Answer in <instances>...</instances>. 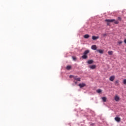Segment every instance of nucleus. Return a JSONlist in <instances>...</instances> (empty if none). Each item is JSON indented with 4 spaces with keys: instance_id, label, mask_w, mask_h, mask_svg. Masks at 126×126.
<instances>
[{
    "instance_id": "nucleus-2",
    "label": "nucleus",
    "mask_w": 126,
    "mask_h": 126,
    "mask_svg": "<svg viewBox=\"0 0 126 126\" xmlns=\"http://www.w3.org/2000/svg\"><path fill=\"white\" fill-rule=\"evenodd\" d=\"M106 22H114L115 24H119V21H116L115 19H106L105 20Z\"/></svg>"
},
{
    "instance_id": "nucleus-21",
    "label": "nucleus",
    "mask_w": 126,
    "mask_h": 126,
    "mask_svg": "<svg viewBox=\"0 0 126 126\" xmlns=\"http://www.w3.org/2000/svg\"><path fill=\"white\" fill-rule=\"evenodd\" d=\"M73 61H76V57H72Z\"/></svg>"
},
{
    "instance_id": "nucleus-1",
    "label": "nucleus",
    "mask_w": 126,
    "mask_h": 126,
    "mask_svg": "<svg viewBox=\"0 0 126 126\" xmlns=\"http://www.w3.org/2000/svg\"><path fill=\"white\" fill-rule=\"evenodd\" d=\"M90 51L88 50H86L84 52V54L82 56V58L84 60H86V59H87V58H88V56H87V54H89V52Z\"/></svg>"
},
{
    "instance_id": "nucleus-8",
    "label": "nucleus",
    "mask_w": 126,
    "mask_h": 126,
    "mask_svg": "<svg viewBox=\"0 0 126 126\" xmlns=\"http://www.w3.org/2000/svg\"><path fill=\"white\" fill-rule=\"evenodd\" d=\"M90 68L91 69H95L96 68V65H92L89 66Z\"/></svg>"
},
{
    "instance_id": "nucleus-9",
    "label": "nucleus",
    "mask_w": 126,
    "mask_h": 126,
    "mask_svg": "<svg viewBox=\"0 0 126 126\" xmlns=\"http://www.w3.org/2000/svg\"><path fill=\"white\" fill-rule=\"evenodd\" d=\"M91 48L92 50H97V46H96L95 45H92Z\"/></svg>"
},
{
    "instance_id": "nucleus-11",
    "label": "nucleus",
    "mask_w": 126,
    "mask_h": 126,
    "mask_svg": "<svg viewBox=\"0 0 126 126\" xmlns=\"http://www.w3.org/2000/svg\"><path fill=\"white\" fill-rule=\"evenodd\" d=\"M92 39L93 40H97V39H99V36H93Z\"/></svg>"
},
{
    "instance_id": "nucleus-23",
    "label": "nucleus",
    "mask_w": 126,
    "mask_h": 126,
    "mask_svg": "<svg viewBox=\"0 0 126 126\" xmlns=\"http://www.w3.org/2000/svg\"><path fill=\"white\" fill-rule=\"evenodd\" d=\"M74 76H73V75H70L69 76V77H70V78H72V77H73H73H74Z\"/></svg>"
},
{
    "instance_id": "nucleus-27",
    "label": "nucleus",
    "mask_w": 126,
    "mask_h": 126,
    "mask_svg": "<svg viewBox=\"0 0 126 126\" xmlns=\"http://www.w3.org/2000/svg\"><path fill=\"white\" fill-rule=\"evenodd\" d=\"M107 25H109V23H107Z\"/></svg>"
},
{
    "instance_id": "nucleus-3",
    "label": "nucleus",
    "mask_w": 126,
    "mask_h": 126,
    "mask_svg": "<svg viewBox=\"0 0 126 126\" xmlns=\"http://www.w3.org/2000/svg\"><path fill=\"white\" fill-rule=\"evenodd\" d=\"M114 100L116 102H119V101H120V96H119V95H118L117 94L115 95L114 96Z\"/></svg>"
},
{
    "instance_id": "nucleus-7",
    "label": "nucleus",
    "mask_w": 126,
    "mask_h": 126,
    "mask_svg": "<svg viewBox=\"0 0 126 126\" xmlns=\"http://www.w3.org/2000/svg\"><path fill=\"white\" fill-rule=\"evenodd\" d=\"M115 120L116 122H118V123H119V122H121V118L120 117H115Z\"/></svg>"
},
{
    "instance_id": "nucleus-24",
    "label": "nucleus",
    "mask_w": 126,
    "mask_h": 126,
    "mask_svg": "<svg viewBox=\"0 0 126 126\" xmlns=\"http://www.w3.org/2000/svg\"><path fill=\"white\" fill-rule=\"evenodd\" d=\"M118 20H120V21L122 20V18H121V17H119L118 18Z\"/></svg>"
},
{
    "instance_id": "nucleus-13",
    "label": "nucleus",
    "mask_w": 126,
    "mask_h": 126,
    "mask_svg": "<svg viewBox=\"0 0 126 126\" xmlns=\"http://www.w3.org/2000/svg\"><path fill=\"white\" fill-rule=\"evenodd\" d=\"M89 37H90V36L89 34H85L84 36V38H85V39H88V38H89Z\"/></svg>"
},
{
    "instance_id": "nucleus-12",
    "label": "nucleus",
    "mask_w": 126,
    "mask_h": 126,
    "mask_svg": "<svg viewBox=\"0 0 126 126\" xmlns=\"http://www.w3.org/2000/svg\"><path fill=\"white\" fill-rule=\"evenodd\" d=\"M96 51L99 53V54H103L104 53V50H96Z\"/></svg>"
},
{
    "instance_id": "nucleus-10",
    "label": "nucleus",
    "mask_w": 126,
    "mask_h": 126,
    "mask_svg": "<svg viewBox=\"0 0 126 126\" xmlns=\"http://www.w3.org/2000/svg\"><path fill=\"white\" fill-rule=\"evenodd\" d=\"M94 62V61H93V60H91L88 61L87 63L89 64H92V63H93Z\"/></svg>"
},
{
    "instance_id": "nucleus-4",
    "label": "nucleus",
    "mask_w": 126,
    "mask_h": 126,
    "mask_svg": "<svg viewBox=\"0 0 126 126\" xmlns=\"http://www.w3.org/2000/svg\"><path fill=\"white\" fill-rule=\"evenodd\" d=\"M79 87H80V88H82L83 87H85V86H86V84L85 83H81L79 84Z\"/></svg>"
},
{
    "instance_id": "nucleus-17",
    "label": "nucleus",
    "mask_w": 126,
    "mask_h": 126,
    "mask_svg": "<svg viewBox=\"0 0 126 126\" xmlns=\"http://www.w3.org/2000/svg\"><path fill=\"white\" fill-rule=\"evenodd\" d=\"M96 92L97 93H101V92H102V90H101V89H98L97 91H96Z\"/></svg>"
},
{
    "instance_id": "nucleus-18",
    "label": "nucleus",
    "mask_w": 126,
    "mask_h": 126,
    "mask_svg": "<svg viewBox=\"0 0 126 126\" xmlns=\"http://www.w3.org/2000/svg\"><path fill=\"white\" fill-rule=\"evenodd\" d=\"M118 45H121V44H123V41H120L118 42Z\"/></svg>"
},
{
    "instance_id": "nucleus-14",
    "label": "nucleus",
    "mask_w": 126,
    "mask_h": 126,
    "mask_svg": "<svg viewBox=\"0 0 126 126\" xmlns=\"http://www.w3.org/2000/svg\"><path fill=\"white\" fill-rule=\"evenodd\" d=\"M102 100L103 102H106L107 101V97H102Z\"/></svg>"
},
{
    "instance_id": "nucleus-26",
    "label": "nucleus",
    "mask_w": 126,
    "mask_h": 126,
    "mask_svg": "<svg viewBox=\"0 0 126 126\" xmlns=\"http://www.w3.org/2000/svg\"><path fill=\"white\" fill-rule=\"evenodd\" d=\"M74 82H75V84H76L77 83V82H75V81Z\"/></svg>"
},
{
    "instance_id": "nucleus-5",
    "label": "nucleus",
    "mask_w": 126,
    "mask_h": 126,
    "mask_svg": "<svg viewBox=\"0 0 126 126\" xmlns=\"http://www.w3.org/2000/svg\"><path fill=\"white\" fill-rule=\"evenodd\" d=\"M115 75H112L109 78V80L110 81H114V80H115Z\"/></svg>"
},
{
    "instance_id": "nucleus-20",
    "label": "nucleus",
    "mask_w": 126,
    "mask_h": 126,
    "mask_svg": "<svg viewBox=\"0 0 126 126\" xmlns=\"http://www.w3.org/2000/svg\"><path fill=\"white\" fill-rule=\"evenodd\" d=\"M115 84H118V83H119V80H116L115 81V82H114Z\"/></svg>"
},
{
    "instance_id": "nucleus-16",
    "label": "nucleus",
    "mask_w": 126,
    "mask_h": 126,
    "mask_svg": "<svg viewBox=\"0 0 126 126\" xmlns=\"http://www.w3.org/2000/svg\"><path fill=\"white\" fill-rule=\"evenodd\" d=\"M108 55L112 56V55H113V51H108Z\"/></svg>"
},
{
    "instance_id": "nucleus-25",
    "label": "nucleus",
    "mask_w": 126,
    "mask_h": 126,
    "mask_svg": "<svg viewBox=\"0 0 126 126\" xmlns=\"http://www.w3.org/2000/svg\"><path fill=\"white\" fill-rule=\"evenodd\" d=\"M124 43H125V44H126V39H125L124 40Z\"/></svg>"
},
{
    "instance_id": "nucleus-22",
    "label": "nucleus",
    "mask_w": 126,
    "mask_h": 126,
    "mask_svg": "<svg viewBox=\"0 0 126 126\" xmlns=\"http://www.w3.org/2000/svg\"><path fill=\"white\" fill-rule=\"evenodd\" d=\"M103 37H106V36H107V33H104V34H103Z\"/></svg>"
},
{
    "instance_id": "nucleus-15",
    "label": "nucleus",
    "mask_w": 126,
    "mask_h": 126,
    "mask_svg": "<svg viewBox=\"0 0 126 126\" xmlns=\"http://www.w3.org/2000/svg\"><path fill=\"white\" fill-rule=\"evenodd\" d=\"M70 68H71V66L68 65L66 66V69H67L68 70H69V69H70Z\"/></svg>"
},
{
    "instance_id": "nucleus-6",
    "label": "nucleus",
    "mask_w": 126,
    "mask_h": 126,
    "mask_svg": "<svg viewBox=\"0 0 126 126\" xmlns=\"http://www.w3.org/2000/svg\"><path fill=\"white\" fill-rule=\"evenodd\" d=\"M73 78L74 80H76L77 81H80V78H78L76 76H74Z\"/></svg>"
},
{
    "instance_id": "nucleus-19",
    "label": "nucleus",
    "mask_w": 126,
    "mask_h": 126,
    "mask_svg": "<svg viewBox=\"0 0 126 126\" xmlns=\"http://www.w3.org/2000/svg\"><path fill=\"white\" fill-rule=\"evenodd\" d=\"M123 83L124 84H125V85H126V79H124L123 81Z\"/></svg>"
}]
</instances>
